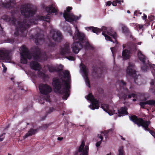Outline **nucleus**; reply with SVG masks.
<instances>
[{"instance_id":"obj_1","label":"nucleus","mask_w":155,"mask_h":155,"mask_svg":"<svg viewBox=\"0 0 155 155\" xmlns=\"http://www.w3.org/2000/svg\"><path fill=\"white\" fill-rule=\"evenodd\" d=\"M21 14L25 17L22 21H18L15 17L14 14L12 13L11 16L4 15L2 17V19L5 21L11 22L14 25H15L17 23L18 26L14 33V35L15 36H18L20 34L23 35L26 34L28 28L31 24H35L36 21V19H29L30 17H32L35 15V12L27 5H25L21 7Z\"/></svg>"},{"instance_id":"obj_2","label":"nucleus","mask_w":155,"mask_h":155,"mask_svg":"<svg viewBox=\"0 0 155 155\" xmlns=\"http://www.w3.org/2000/svg\"><path fill=\"white\" fill-rule=\"evenodd\" d=\"M87 29L88 31L91 30L93 32L96 33L97 35L99 34L101 31H103L102 34L104 36L106 40L109 41L116 44L114 47L110 48L114 60L117 47H119L120 45L117 40V35L116 33L112 29H110V31H108L107 27L105 26H103L101 28H99L93 26L89 27L87 28Z\"/></svg>"},{"instance_id":"obj_3","label":"nucleus","mask_w":155,"mask_h":155,"mask_svg":"<svg viewBox=\"0 0 155 155\" xmlns=\"http://www.w3.org/2000/svg\"><path fill=\"white\" fill-rule=\"evenodd\" d=\"M52 85L55 92L63 95V99H67L70 95V85L67 81L61 78L54 77L52 80Z\"/></svg>"},{"instance_id":"obj_4","label":"nucleus","mask_w":155,"mask_h":155,"mask_svg":"<svg viewBox=\"0 0 155 155\" xmlns=\"http://www.w3.org/2000/svg\"><path fill=\"white\" fill-rule=\"evenodd\" d=\"M119 84V89H117L119 91L118 95L119 97L124 100L127 99H130L132 97L135 98L136 95L133 93H131L126 87V83L124 80L119 81L117 82Z\"/></svg>"},{"instance_id":"obj_5","label":"nucleus","mask_w":155,"mask_h":155,"mask_svg":"<svg viewBox=\"0 0 155 155\" xmlns=\"http://www.w3.org/2000/svg\"><path fill=\"white\" fill-rule=\"evenodd\" d=\"M35 42L37 45H41L45 44L46 46H48V48L49 51L52 52L54 50L55 44L52 42L49 38H48L47 41L45 42V40L44 35H40L39 34H37L35 35Z\"/></svg>"},{"instance_id":"obj_6","label":"nucleus","mask_w":155,"mask_h":155,"mask_svg":"<svg viewBox=\"0 0 155 155\" xmlns=\"http://www.w3.org/2000/svg\"><path fill=\"white\" fill-rule=\"evenodd\" d=\"M130 120L133 122L134 124H137L138 127L141 126L143 127L145 130L149 131L150 130L148 127L150 124V121L145 120L142 118H139L135 115H133L130 117Z\"/></svg>"},{"instance_id":"obj_7","label":"nucleus","mask_w":155,"mask_h":155,"mask_svg":"<svg viewBox=\"0 0 155 155\" xmlns=\"http://www.w3.org/2000/svg\"><path fill=\"white\" fill-rule=\"evenodd\" d=\"M31 50L35 60L38 61L41 58L45 60L47 58L46 52H41V49L38 46L33 47L31 48Z\"/></svg>"},{"instance_id":"obj_8","label":"nucleus","mask_w":155,"mask_h":155,"mask_svg":"<svg viewBox=\"0 0 155 155\" xmlns=\"http://www.w3.org/2000/svg\"><path fill=\"white\" fill-rule=\"evenodd\" d=\"M72 7L68 6L66 8V10H64L63 13V16L65 20L69 22H72L79 20L80 17L74 15L72 13H70L72 10Z\"/></svg>"},{"instance_id":"obj_9","label":"nucleus","mask_w":155,"mask_h":155,"mask_svg":"<svg viewBox=\"0 0 155 155\" xmlns=\"http://www.w3.org/2000/svg\"><path fill=\"white\" fill-rule=\"evenodd\" d=\"M20 54L21 56V61L23 64H26L27 63V59H30L32 58L31 53L24 45L21 47Z\"/></svg>"},{"instance_id":"obj_10","label":"nucleus","mask_w":155,"mask_h":155,"mask_svg":"<svg viewBox=\"0 0 155 155\" xmlns=\"http://www.w3.org/2000/svg\"><path fill=\"white\" fill-rule=\"evenodd\" d=\"M87 99L91 102V104L89 106L91 109L94 110L97 109L99 108V101L94 98L91 93H90L87 96Z\"/></svg>"},{"instance_id":"obj_11","label":"nucleus","mask_w":155,"mask_h":155,"mask_svg":"<svg viewBox=\"0 0 155 155\" xmlns=\"http://www.w3.org/2000/svg\"><path fill=\"white\" fill-rule=\"evenodd\" d=\"M80 69L85 79V82L87 85L90 87V82L88 77V69L87 66L81 63L80 65Z\"/></svg>"},{"instance_id":"obj_12","label":"nucleus","mask_w":155,"mask_h":155,"mask_svg":"<svg viewBox=\"0 0 155 155\" xmlns=\"http://www.w3.org/2000/svg\"><path fill=\"white\" fill-rule=\"evenodd\" d=\"M135 65L134 64L130 62L129 63V66L127 68V73L131 77L134 78V81L136 83V80L137 79V77L136 73V71L133 69Z\"/></svg>"},{"instance_id":"obj_13","label":"nucleus","mask_w":155,"mask_h":155,"mask_svg":"<svg viewBox=\"0 0 155 155\" xmlns=\"http://www.w3.org/2000/svg\"><path fill=\"white\" fill-rule=\"evenodd\" d=\"M39 88L41 94L44 95L48 94L52 91L51 87L47 84H40L39 86Z\"/></svg>"},{"instance_id":"obj_14","label":"nucleus","mask_w":155,"mask_h":155,"mask_svg":"<svg viewBox=\"0 0 155 155\" xmlns=\"http://www.w3.org/2000/svg\"><path fill=\"white\" fill-rule=\"evenodd\" d=\"M75 29L74 36H72L73 39L74 40H78L79 41L81 42L83 41L85 37V35L79 31L76 26L75 27Z\"/></svg>"},{"instance_id":"obj_15","label":"nucleus","mask_w":155,"mask_h":155,"mask_svg":"<svg viewBox=\"0 0 155 155\" xmlns=\"http://www.w3.org/2000/svg\"><path fill=\"white\" fill-rule=\"evenodd\" d=\"M60 52L62 55L71 54L72 52L71 51L70 44L68 42L66 43L63 47L61 48Z\"/></svg>"},{"instance_id":"obj_16","label":"nucleus","mask_w":155,"mask_h":155,"mask_svg":"<svg viewBox=\"0 0 155 155\" xmlns=\"http://www.w3.org/2000/svg\"><path fill=\"white\" fill-rule=\"evenodd\" d=\"M82 47V44L79 42H74L71 45L72 51L75 54H78Z\"/></svg>"},{"instance_id":"obj_17","label":"nucleus","mask_w":155,"mask_h":155,"mask_svg":"<svg viewBox=\"0 0 155 155\" xmlns=\"http://www.w3.org/2000/svg\"><path fill=\"white\" fill-rule=\"evenodd\" d=\"M51 38L55 41L60 42L61 41L63 38L62 33L59 31L54 32L52 34Z\"/></svg>"},{"instance_id":"obj_18","label":"nucleus","mask_w":155,"mask_h":155,"mask_svg":"<svg viewBox=\"0 0 155 155\" xmlns=\"http://www.w3.org/2000/svg\"><path fill=\"white\" fill-rule=\"evenodd\" d=\"M11 57L8 52H1L0 53V60H7L10 61L11 60Z\"/></svg>"},{"instance_id":"obj_19","label":"nucleus","mask_w":155,"mask_h":155,"mask_svg":"<svg viewBox=\"0 0 155 155\" xmlns=\"http://www.w3.org/2000/svg\"><path fill=\"white\" fill-rule=\"evenodd\" d=\"M45 9L48 13H55L56 15L58 13L57 10L56 8V6L53 4L46 7Z\"/></svg>"},{"instance_id":"obj_20","label":"nucleus","mask_w":155,"mask_h":155,"mask_svg":"<svg viewBox=\"0 0 155 155\" xmlns=\"http://www.w3.org/2000/svg\"><path fill=\"white\" fill-rule=\"evenodd\" d=\"M101 108L106 112L109 115H112L115 113V110H112L109 109V105L107 104H103L101 105Z\"/></svg>"},{"instance_id":"obj_21","label":"nucleus","mask_w":155,"mask_h":155,"mask_svg":"<svg viewBox=\"0 0 155 155\" xmlns=\"http://www.w3.org/2000/svg\"><path fill=\"white\" fill-rule=\"evenodd\" d=\"M127 108L125 107H121L120 109L118 110V115L119 117L121 116L128 115L129 114L127 111Z\"/></svg>"},{"instance_id":"obj_22","label":"nucleus","mask_w":155,"mask_h":155,"mask_svg":"<svg viewBox=\"0 0 155 155\" xmlns=\"http://www.w3.org/2000/svg\"><path fill=\"white\" fill-rule=\"evenodd\" d=\"M14 4L13 1L10 0L9 2H2V5L3 7L10 9L13 7Z\"/></svg>"},{"instance_id":"obj_23","label":"nucleus","mask_w":155,"mask_h":155,"mask_svg":"<svg viewBox=\"0 0 155 155\" xmlns=\"http://www.w3.org/2000/svg\"><path fill=\"white\" fill-rule=\"evenodd\" d=\"M30 66L31 69L35 71L39 70L40 68V66L38 62L34 61L31 62Z\"/></svg>"},{"instance_id":"obj_24","label":"nucleus","mask_w":155,"mask_h":155,"mask_svg":"<svg viewBox=\"0 0 155 155\" xmlns=\"http://www.w3.org/2000/svg\"><path fill=\"white\" fill-rule=\"evenodd\" d=\"M38 19L40 21H43L50 23V17L49 14L45 16H38Z\"/></svg>"},{"instance_id":"obj_25","label":"nucleus","mask_w":155,"mask_h":155,"mask_svg":"<svg viewBox=\"0 0 155 155\" xmlns=\"http://www.w3.org/2000/svg\"><path fill=\"white\" fill-rule=\"evenodd\" d=\"M37 129L31 128L23 137L24 139L27 138L28 137L32 136L35 134L37 132Z\"/></svg>"},{"instance_id":"obj_26","label":"nucleus","mask_w":155,"mask_h":155,"mask_svg":"<svg viewBox=\"0 0 155 155\" xmlns=\"http://www.w3.org/2000/svg\"><path fill=\"white\" fill-rule=\"evenodd\" d=\"M98 69L100 70V74H101L102 73L103 71L101 69L98 68L96 65H93L92 67V73L95 76V77H97V78H98L99 77L98 75V73L97 72Z\"/></svg>"},{"instance_id":"obj_27","label":"nucleus","mask_w":155,"mask_h":155,"mask_svg":"<svg viewBox=\"0 0 155 155\" xmlns=\"http://www.w3.org/2000/svg\"><path fill=\"white\" fill-rule=\"evenodd\" d=\"M137 56L139 59L143 64L145 63L146 60V57L142 54L141 51H138Z\"/></svg>"},{"instance_id":"obj_28","label":"nucleus","mask_w":155,"mask_h":155,"mask_svg":"<svg viewBox=\"0 0 155 155\" xmlns=\"http://www.w3.org/2000/svg\"><path fill=\"white\" fill-rule=\"evenodd\" d=\"M130 51L128 49H126L123 50L122 53V56L123 59L124 60L129 59L130 58Z\"/></svg>"},{"instance_id":"obj_29","label":"nucleus","mask_w":155,"mask_h":155,"mask_svg":"<svg viewBox=\"0 0 155 155\" xmlns=\"http://www.w3.org/2000/svg\"><path fill=\"white\" fill-rule=\"evenodd\" d=\"M143 64V65L141 67V69L143 71L146 72L150 69L151 64H146L145 62Z\"/></svg>"},{"instance_id":"obj_30","label":"nucleus","mask_w":155,"mask_h":155,"mask_svg":"<svg viewBox=\"0 0 155 155\" xmlns=\"http://www.w3.org/2000/svg\"><path fill=\"white\" fill-rule=\"evenodd\" d=\"M45 111H46V115L44 117V118L42 119L43 120H45V118L46 117V116L49 114L55 111V108L53 107H50L48 108H46Z\"/></svg>"},{"instance_id":"obj_31","label":"nucleus","mask_w":155,"mask_h":155,"mask_svg":"<svg viewBox=\"0 0 155 155\" xmlns=\"http://www.w3.org/2000/svg\"><path fill=\"white\" fill-rule=\"evenodd\" d=\"M113 131L114 129H111L108 131L104 130L103 132H101V134H104L105 138L107 139L108 137V134L111 133V134L113 132Z\"/></svg>"},{"instance_id":"obj_32","label":"nucleus","mask_w":155,"mask_h":155,"mask_svg":"<svg viewBox=\"0 0 155 155\" xmlns=\"http://www.w3.org/2000/svg\"><path fill=\"white\" fill-rule=\"evenodd\" d=\"M48 70L50 72H60L62 71V69H60L59 68H57V69L54 68L53 67H48Z\"/></svg>"},{"instance_id":"obj_33","label":"nucleus","mask_w":155,"mask_h":155,"mask_svg":"<svg viewBox=\"0 0 155 155\" xmlns=\"http://www.w3.org/2000/svg\"><path fill=\"white\" fill-rule=\"evenodd\" d=\"M121 29L123 33L125 34L128 35L131 34L129 28L126 26L125 25L123 26Z\"/></svg>"},{"instance_id":"obj_34","label":"nucleus","mask_w":155,"mask_h":155,"mask_svg":"<svg viewBox=\"0 0 155 155\" xmlns=\"http://www.w3.org/2000/svg\"><path fill=\"white\" fill-rule=\"evenodd\" d=\"M37 74L38 76L39 77L43 78H45L48 77V75H47L40 71L39 70H38Z\"/></svg>"},{"instance_id":"obj_35","label":"nucleus","mask_w":155,"mask_h":155,"mask_svg":"<svg viewBox=\"0 0 155 155\" xmlns=\"http://www.w3.org/2000/svg\"><path fill=\"white\" fill-rule=\"evenodd\" d=\"M73 55L74 54L72 53L71 54H67L65 55V58L69 60L74 61L76 58Z\"/></svg>"},{"instance_id":"obj_36","label":"nucleus","mask_w":155,"mask_h":155,"mask_svg":"<svg viewBox=\"0 0 155 155\" xmlns=\"http://www.w3.org/2000/svg\"><path fill=\"white\" fill-rule=\"evenodd\" d=\"M85 142L83 140L81 142V143L80 146L79 147L78 150L80 153H81L84 150V147L85 146Z\"/></svg>"},{"instance_id":"obj_37","label":"nucleus","mask_w":155,"mask_h":155,"mask_svg":"<svg viewBox=\"0 0 155 155\" xmlns=\"http://www.w3.org/2000/svg\"><path fill=\"white\" fill-rule=\"evenodd\" d=\"M118 155H125V152L124 150V147L123 146L120 147L118 150Z\"/></svg>"},{"instance_id":"obj_38","label":"nucleus","mask_w":155,"mask_h":155,"mask_svg":"<svg viewBox=\"0 0 155 155\" xmlns=\"http://www.w3.org/2000/svg\"><path fill=\"white\" fill-rule=\"evenodd\" d=\"M89 147L87 146H86L84 148V150L82 152V155H88Z\"/></svg>"},{"instance_id":"obj_39","label":"nucleus","mask_w":155,"mask_h":155,"mask_svg":"<svg viewBox=\"0 0 155 155\" xmlns=\"http://www.w3.org/2000/svg\"><path fill=\"white\" fill-rule=\"evenodd\" d=\"M147 104L150 106L155 105V100H150L147 101Z\"/></svg>"},{"instance_id":"obj_40","label":"nucleus","mask_w":155,"mask_h":155,"mask_svg":"<svg viewBox=\"0 0 155 155\" xmlns=\"http://www.w3.org/2000/svg\"><path fill=\"white\" fill-rule=\"evenodd\" d=\"M139 104L140 105L141 107V108L143 109H145V105L146 104H147V101L140 102Z\"/></svg>"},{"instance_id":"obj_41","label":"nucleus","mask_w":155,"mask_h":155,"mask_svg":"<svg viewBox=\"0 0 155 155\" xmlns=\"http://www.w3.org/2000/svg\"><path fill=\"white\" fill-rule=\"evenodd\" d=\"M5 98L6 99L8 100H12L13 98V96L12 95V94H9L6 95Z\"/></svg>"},{"instance_id":"obj_42","label":"nucleus","mask_w":155,"mask_h":155,"mask_svg":"<svg viewBox=\"0 0 155 155\" xmlns=\"http://www.w3.org/2000/svg\"><path fill=\"white\" fill-rule=\"evenodd\" d=\"M64 74V76L68 79H69L70 78V72L68 70H65Z\"/></svg>"},{"instance_id":"obj_43","label":"nucleus","mask_w":155,"mask_h":155,"mask_svg":"<svg viewBox=\"0 0 155 155\" xmlns=\"http://www.w3.org/2000/svg\"><path fill=\"white\" fill-rule=\"evenodd\" d=\"M118 3L119 4H121V2L120 0H115L112 3V5L113 6H116L117 5V3Z\"/></svg>"},{"instance_id":"obj_44","label":"nucleus","mask_w":155,"mask_h":155,"mask_svg":"<svg viewBox=\"0 0 155 155\" xmlns=\"http://www.w3.org/2000/svg\"><path fill=\"white\" fill-rule=\"evenodd\" d=\"M51 123H50L48 124H44L42 126L41 128H42V129H43V130H46L47 128L49 126L51 125Z\"/></svg>"},{"instance_id":"obj_45","label":"nucleus","mask_w":155,"mask_h":155,"mask_svg":"<svg viewBox=\"0 0 155 155\" xmlns=\"http://www.w3.org/2000/svg\"><path fill=\"white\" fill-rule=\"evenodd\" d=\"M7 41L8 43L13 44L14 42V39L13 38H8L7 39Z\"/></svg>"},{"instance_id":"obj_46","label":"nucleus","mask_w":155,"mask_h":155,"mask_svg":"<svg viewBox=\"0 0 155 155\" xmlns=\"http://www.w3.org/2000/svg\"><path fill=\"white\" fill-rule=\"evenodd\" d=\"M5 133H3L0 135V142L3 140L5 137Z\"/></svg>"},{"instance_id":"obj_47","label":"nucleus","mask_w":155,"mask_h":155,"mask_svg":"<svg viewBox=\"0 0 155 155\" xmlns=\"http://www.w3.org/2000/svg\"><path fill=\"white\" fill-rule=\"evenodd\" d=\"M54 108H55V111H59L62 109V107L59 105L55 107Z\"/></svg>"},{"instance_id":"obj_48","label":"nucleus","mask_w":155,"mask_h":155,"mask_svg":"<svg viewBox=\"0 0 155 155\" xmlns=\"http://www.w3.org/2000/svg\"><path fill=\"white\" fill-rule=\"evenodd\" d=\"M150 67V69L152 70V72L153 73L154 71H155V65L151 64Z\"/></svg>"},{"instance_id":"obj_49","label":"nucleus","mask_w":155,"mask_h":155,"mask_svg":"<svg viewBox=\"0 0 155 155\" xmlns=\"http://www.w3.org/2000/svg\"><path fill=\"white\" fill-rule=\"evenodd\" d=\"M68 32L69 33L70 36H72L73 35L72 31L71 30V28L69 27L68 28Z\"/></svg>"},{"instance_id":"obj_50","label":"nucleus","mask_w":155,"mask_h":155,"mask_svg":"<svg viewBox=\"0 0 155 155\" xmlns=\"http://www.w3.org/2000/svg\"><path fill=\"white\" fill-rule=\"evenodd\" d=\"M148 18L149 20L150 21H152L154 19V16L153 15H150V16H148Z\"/></svg>"},{"instance_id":"obj_51","label":"nucleus","mask_w":155,"mask_h":155,"mask_svg":"<svg viewBox=\"0 0 155 155\" xmlns=\"http://www.w3.org/2000/svg\"><path fill=\"white\" fill-rule=\"evenodd\" d=\"M150 133L155 138V132L150 130L149 131Z\"/></svg>"},{"instance_id":"obj_52","label":"nucleus","mask_w":155,"mask_h":155,"mask_svg":"<svg viewBox=\"0 0 155 155\" xmlns=\"http://www.w3.org/2000/svg\"><path fill=\"white\" fill-rule=\"evenodd\" d=\"M101 141H99L97 142L96 143V146L97 147H99L100 146V145H101Z\"/></svg>"},{"instance_id":"obj_53","label":"nucleus","mask_w":155,"mask_h":155,"mask_svg":"<svg viewBox=\"0 0 155 155\" xmlns=\"http://www.w3.org/2000/svg\"><path fill=\"white\" fill-rule=\"evenodd\" d=\"M136 26L139 30H140L143 28V26L142 25H138Z\"/></svg>"},{"instance_id":"obj_54","label":"nucleus","mask_w":155,"mask_h":155,"mask_svg":"<svg viewBox=\"0 0 155 155\" xmlns=\"http://www.w3.org/2000/svg\"><path fill=\"white\" fill-rule=\"evenodd\" d=\"M133 48L134 49L133 50V51H136L137 50V46L135 45H133Z\"/></svg>"},{"instance_id":"obj_55","label":"nucleus","mask_w":155,"mask_h":155,"mask_svg":"<svg viewBox=\"0 0 155 155\" xmlns=\"http://www.w3.org/2000/svg\"><path fill=\"white\" fill-rule=\"evenodd\" d=\"M98 137H99L100 139H101V141H102L103 137L102 136V135L101 134H98Z\"/></svg>"},{"instance_id":"obj_56","label":"nucleus","mask_w":155,"mask_h":155,"mask_svg":"<svg viewBox=\"0 0 155 155\" xmlns=\"http://www.w3.org/2000/svg\"><path fill=\"white\" fill-rule=\"evenodd\" d=\"M139 14V11H136L134 12V15H136L137 16L138 14Z\"/></svg>"},{"instance_id":"obj_57","label":"nucleus","mask_w":155,"mask_h":155,"mask_svg":"<svg viewBox=\"0 0 155 155\" xmlns=\"http://www.w3.org/2000/svg\"><path fill=\"white\" fill-rule=\"evenodd\" d=\"M111 4L112 3L110 1H108L107 2V5L108 6H110L111 5Z\"/></svg>"},{"instance_id":"obj_58","label":"nucleus","mask_w":155,"mask_h":155,"mask_svg":"<svg viewBox=\"0 0 155 155\" xmlns=\"http://www.w3.org/2000/svg\"><path fill=\"white\" fill-rule=\"evenodd\" d=\"M142 18L143 20H146L147 18V15L144 14L143 16L142 17Z\"/></svg>"},{"instance_id":"obj_59","label":"nucleus","mask_w":155,"mask_h":155,"mask_svg":"<svg viewBox=\"0 0 155 155\" xmlns=\"http://www.w3.org/2000/svg\"><path fill=\"white\" fill-rule=\"evenodd\" d=\"M3 68V72H6V71H7V68L6 67L4 68Z\"/></svg>"},{"instance_id":"obj_60","label":"nucleus","mask_w":155,"mask_h":155,"mask_svg":"<svg viewBox=\"0 0 155 155\" xmlns=\"http://www.w3.org/2000/svg\"><path fill=\"white\" fill-rule=\"evenodd\" d=\"M63 139V138L62 137H58V140H59L61 141Z\"/></svg>"},{"instance_id":"obj_61","label":"nucleus","mask_w":155,"mask_h":155,"mask_svg":"<svg viewBox=\"0 0 155 155\" xmlns=\"http://www.w3.org/2000/svg\"><path fill=\"white\" fill-rule=\"evenodd\" d=\"M79 152H78V151H76L75 152V153H74V155H79V153H78Z\"/></svg>"},{"instance_id":"obj_62","label":"nucleus","mask_w":155,"mask_h":155,"mask_svg":"<svg viewBox=\"0 0 155 155\" xmlns=\"http://www.w3.org/2000/svg\"><path fill=\"white\" fill-rule=\"evenodd\" d=\"M120 138H121V139L122 140H125V138H124L122 136H120Z\"/></svg>"},{"instance_id":"obj_63","label":"nucleus","mask_w":155,"mask_h":155,"mask_svg":"<svg viewBox=\"0 0 155 155\" xmlns=\"http://www.w3.org/2000/svg\"><path fill=\"white\" fill-rule=\"evenodd\" d=\"M154 81H151V82H150V84L152 85H154Z\"/></svg>"},{"instance_id":"obj_64","label":"nucleus","mask_w":155,"mask_h":155,"mask_svg":"<svg viewBox=\"0 0 155 155\" xmlns=\"http://www.w3.org/2000/svg\"><path fill=\"white\" fill-rule=\"evenodd\" d=\"M2 66L3 68H4L6 67L4 64L3 63H2Z\"/></svg>"}]
</instances>
